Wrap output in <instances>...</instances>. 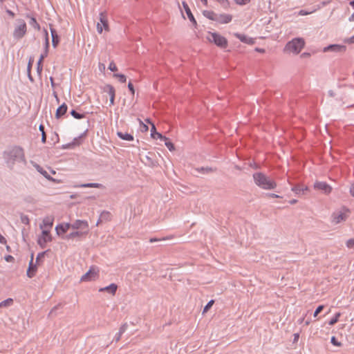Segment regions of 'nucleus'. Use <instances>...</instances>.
Masks as SVG:
<instances>
[{"label": "nucleus", "mask_w": 354, "mask_h": 354, "mask_svg": "<svg viewBox=\"0 0 354 354\" xmlns=\"http://www.w3.org/2000/svg\"><path fill=\"white\" fill-rule=\"evenodd\" d=\"M3 157L7 167L12 169L16 163L26 164L24 150L19 146H12L3 153Z\"/></svg>", "instance_id": "nucleus-1"}, {"label": "nucleus", "mask_w": 354, "mask_h": 354, "mask_svg": "<svg viewBox=\"0 0 354 354\" xmlns=\"http://www.w3.org/2000/svg\"><path fill=\"white\" fill-rule=\"evenodd\" d=\"M255 184L263 189H273L277 187V183L261 172H257L253 174Z\"/></svg>", "instance_id": "nucleus-2"}, {"label": "nucleus", "mask_w": 354, "mask_h": 354, "mask_svg": "<svg viewBox=\"0 0 354 354\" xmlns=\"http://www.w3.org/2000/svg\"><path fill=\"white\" fill-rule=\"evenodd\" d=\"M304 40L302 38H295L289 41L285 47V51L298 54L304 47Z\"/></svg>", "instance_id": "nucleus-3"}, {"label": "nucleus", "mask_w": 354, "mask_h": 354, "mask_svg": "<svg viewBox=\"0 0 354 354\" xmlns=\"http://www.w3.org/2000/svg\"><path fill=\"white\" fill-rule=\"evenodd\" d=\"M207 39L210 42L214 43L220 48H226L227 46V40L217 32H209Z\"/></svg>", "instance_id": "nucleus-4"}, {"label": "nucleus", "mask_w": 354, "mask_h": 354, "mask_svg": "<svg viewBox=\"0 0 354 354\" xmlns=\"http://www.w3.org/2000/svg\"><path fill=\"white\" fill-rule=\"evenodd\" d=\"M27 26L23 19H18L13 31V37L16 39H21L26 33Z\"/></svg>", "instance_id": "nucleus-5"}, {"label": "nucleus", "mask_w": 354, "mask_h": 354, "mask_svg": "<svg viewBox=\"0 0 354 354\" xmlns=\"http://www.w3.org/2000/svg\"><path fill=\"white\" fill-rule=\"evenodd\" d=\"M100 21L97 24V31L98 33L101 34L104 29L106 31L109 30L108 19L106 17V14L105 12H100Z\"/></svg>", "instance_id": "nucleus-6"}, {"label": "nucleus", "mask_w": 354, "mask_h": 354, "mask_svg": "<svg viewBox=\"0 0 354 354\" xmlns=\"http://www.w3.org/2000/svg\"><path fill=\"white\" fill-rule=\"evenodd\" d=\"M99 270L95 267H91L82 277V281H89L95 280L98 277Z\"/></svg>", "instance_id": "nucleus-7"}, {"label": "nucleus", "mask_w": 354, "mask_h": 354, "mask_svg": "<svg viewBox=\"0 0 354 354\" xmlns=\"http://www.w3.org/2000/svg\"><path fill=\"white\" fill-rule=\"evenodd\" d=\"M348 210H339L333 214V223L335 224L340 223L342 221H346L348 218Z\"/></svg>", "instance_id": "nucleus-8"}, {"label": "nucleus", "mask_w": 354, "mask_h": 354, "mask_svg": "<svg viewBox=\"0 0 354 354\" xmlns=\"http://www.w3.org/2000/svg\"><path fill=\"white\" fill-rule=\"evenodd\" d=\"M71 228L74 230H80L86 233L88 232V222L83 220H76L73 224H71Z\"/></svg>", "instance_id": "nucleus-9"}, {"label": "nucleus", "mask_w": 354, "mask_h": 354, "mask_svg": "<svg viewBox=\"0 0 354 354\" xmlns=\"http://www.w3.org/2000/svg\"><path fill=\"white\" fill-rule=\"evenodd\" d=\"M52 241V237L50 234L48 229H44L42 230V236L38 239V244L41 247L44 248L47 242Z\"/></svg>", "instance_id": "nucleus-10"}, {"label": "nucleus", "mask_w": 354, "mask_h": 354, "mask_svg": "<svg viewBox=\"0 0 354 354\" xmlns=\"http://www.w3.org/2000/svg\"><path fill=\"white\" fill-rule=\"evenodd\" d=\"M314 187L316 189L322 190L325 194H328L331 192V187L325 182H315Z\"/></svg>", "instance_id": "nucleus-11"}, {"label": "nucleus", "mask_w": 354, "mask_h": 354, "mask_svg": "<svg viewBox=\"0 0 354 354\" xmlns=\"http://www.w3.org/2000/svg\"><path fill=\"white\" fill-rule=\"evenodd\" d=\"M53 222L54 217L53 216H46L43 219L42 223L40 225V228L42 229V230L44 229H48L50 231L51 227H53Z\"/></svg>", "instance_id": "nucleus-12"}, {"label": "nucleus", "mask_w": 354, "mask_h": 354, "mask_svg": "<svg viewBox=\"0 0 354 354\" xmlns=\"http://www.w3.org/2000/svg\"><path fill=\"white\" fill-rule=\"evenodd\" d=\"M346 50V46L338 44L330 45L324 48V52L333 51V52H344Z\"/></svg>", "instance_id": "nucleus-13"}, {"label": "nucleus", "mask_w": 354, "mask_h": 354, "mask_svg": "<svg viewBox=\"0 0 354 354\" xmlns=\"http://www.w3.org/2000/svg\"><path fill=\"white\" fill-rule=\"evenodd\" d=\"M104 91L108 93L110 96V105H113L115 100V88L113 86L107 84L104 86Z\"/></svg>", "instance_id": "nucleus-14"}, {"label": "nucleus", "mask_w": 354, "mask_h": 354, "mask_svg": "<svg viewBox=\"0 0 354 354\" xmlns=\"http://www.w3.org/2000/svg\"><path fill=\"white\" fill-rule=\"evenodd\" d=\"M33 166L37 169V171L39 172L42 176H44L46 179L52 182H57V180L55 178L50 176L48 172L42 167H41L37 163H35Z\"/></svg>", "instance_id": "nucleus-15"}, {"label": "nucleus", "mask_w": 354, "mask_h": 354, "mask_svg": "<svg viewBox=\"0 0 354 354\" xmlns=\"http://www.w3.org/2000/svg\"><path fill=\"white\" fill-rule=\"evenodd\" d=\"M183 6L185 11L189 19L190 20V21L192 22V24L194 26H196L197 22H196L193 14L192 13L191 10H190L189 6L187 5V3L185 1H183Z\"/></svg>", "instance_id": "nucleus-16"}, {"label": "nucleus", "mask_w": 354, "mask_h": 354, "mask_svg": "<svg viewBox=\"0 0 354 354\" xmlns=\"http://www.w3.org/2000/svg\"><path fill=\"white\" fill-rule=\"evenodd\" d=\"M216 19L215 21H218L221 24H227L232 21V16L228 14L217 15Z\"/></svg>", "instance_id": "nucleus-17"}, {"label": "nucleus", "mask_w": 354, "mask_h": 354, "mask_svg": "<svg viewBox=\"0 0 354 354\" xmlns=\"http://www.w3.org/2000/svg\"><path fill=\"white\" fill-rule=\"evenodd\" d=\"M33 255L32 254V257H31V260L30 261V263H29V267H28V269L27 270V276L29 277V278H32L35 276V272L37 271V266L36 265H33Z\"/></svg>", "instance_id": "nucleus-18"}, {"label": "nucleus", "mask_w": 354, "mask_h": 354, "mask_svg": "<svg viewBox=\"0 0 354 354\" xmlns=\"http://www.w3.org/2000/svg\"><path fill=\"white\" fill-rule=\"evenodd\" d=\"M71 227V225L69 223H62L60 225H58L55 227V230L57 232V234L58 235H61L64 233H65L69 228Z\"/></svg>", "instance_id": "nucleus-19"}, {"label": "nucleus", "mask_w": 354, "mask_h": 354, "mask_svg": "<svg viewBox=\"0 0 354 354\" xmlns=\"http://www.w3.org/2000/svg\"><path fill=\"white\" fill-rule=\"evenodd\" d=\"M308 189L307 186L297 185L292 187L291 190L296 194H304L305 192Z\"/></svg>", "instance_id": "nucleus-20"}, {"label": "nucleus", "mask_w": 354, "mask_h": 354, "mask_svg": "<svg viewBox=\"0 0 354 354\" xmlns=\"http://www.w3.org/2000/svg\"><path fill=\"white\" fill-rule=\"evenodd\" d=\"M117 288H118V286L116 284L111 283L106 287L100 288V292L106 291V292H108L111 293V295H114L115 294Z\"/></svg>", "instance_id": "nucleus-21"}, {"label": "nucleus", "mask_w": 354, "mask_h": 354, "mask_svg": "<svg viewBox=\"0 0 354 354\" xmlns=\"http://www.w3.org/2000/svg\"><path fill=\"white\" fill-rule=\"evenodd\" d=\"M234 36L239 39L242 42H244L245 44H253L254 41L253 39L248 37L245 35L239 34V33H234Z\"/></svg>", "instance_id": "nucleus-22"}, {"label": "nucleus", "mask_w": 354, "mask_h": 354, "mask_svg": "<svg viewBox=\"0 0 354 354\" xmlns=\"http://www.w3.org/2000/svg\"><path fill=\"white\" fill-rule=\"evenodd\" d=\"M67 105L65 103L62 104L56 111V118H59L61 116L64 115L67 111Z\"/></svg>", "instance_id": "nucleus-23"}, {"label": "nucleus", "mask_w": 354, "mask_h": 354, "mask_svg": "<svg viewBox=\"0 0 354 354\" xmlns=\"http://www.w3.org/2000/svg\"><path fill=\"white\" fill-rule=\"evenodd\" d=\"M50 32L52 36V44L54 48L57 47L59 42V36L57 35L55 30L50 28Z\"/></svg>", "instance_id": "nucleus-24"}, {"label": "nucleus", "mask_w": 354, "mask_h": 354, "mask_svg": "<svg viewBox=\"0 0 354 354\" xmlns=\"http://www.w3.org/2000/svg\"><path fill=\"white\" fill-rule=\"evenodd\" d=\"M117 135L122 140H127V141H132V140H133V136L129 134V133H123V132H121V131H118L117 132Z\"/></svg>", "instance_id": "nucleus-25"}, {"label": "nucleus", "mask_w": 354, "mask_h": 354, "mask_svg": "<svg viewBox=\"0 0 354 354\" xmlns=\"http://www.w3.org/2000/svg\"><path fill=\"white\" fill-rule=\"evenodd\" d=\"M88 233H86V232H84L83 231H75V232H71V233L68 234L66 236V239H74L75 237H80V236H85Z\"/></svg>", "instance_id": "nucleus-26"}, {"label": "nucleus", "mask_w": 354, "mask_h": 354, "mask_svg": "<svg viewBox=\"0 0 354 354\" xmlns=\"http://www.w3.org/2000/svg\"><path fill=\"white\" fill-rule=\"evenodd\" d=\"M203 15L207 17V19H210V20H212V21H216L217 19H216V15L217 14H216L215 12H214L213 11H210V10H204L203 12Z\"/></svg>", "instance_id": "nucleus-27"}, {"label": "nucleus", "mask_w": 354, "mask_h": 354, "mask_svg": "<svg viewBox=\"0 0 354 354\" xmlns=\"http://www.w3.org/2000/svg\"><path fill=\"white\" fill-rule=\"evenodd\" d=\"M77 187H91V188H100L102 187V185L100 183H85V184H81L80 185H77Z\"/></svg>", "instance_id": "nucleus-28"}, {"label": "nucleus", "mask_w": 354, "mask_h": 354, "mask_svg": "<svg viewBox=\"0 0 354 354\" xmlns=\"http://www.w3.org/2000/svg\"><path fill=\"white\" fill-rule=\"evenodd\" d=\"M146 162L145 164L147 165L149 167H155L157 165V162L150 156H146Z\"/></svg>", "instance_id": "nucleus-29"}, {"label": "nucleus", "mask_w": 354, "mask_h": 354, "mask_svg": "<svg viewBox=\"0 0 354 354\" xmlns=\"http://www.w3.org/2000/svg\"><path fill=\"white\" fill-rule=\"evenodd\" d=\"M13 300L11 298H8L1 302H0V308L8 307L12 304Z\"/></svg>", "instance_id": "nucleus-30"}, {"label": "nucleus", "mask_w": 354, "mask_h": 354, "mask_svg": "<svg viewBox=\"0 0 354 354\" xmlns=\"http://www.w3.org/2000/svg\"><path fill=\"white\" fill-rule=\"evenodd\" d=\"M39 129L41 132V142L43 143H45L46 142V133L44 131V127L42 124H40L39 127Z\"/></svg>", "instance_id": "nucleus-31"}, {"label": "nucleus", "mask_w": 354, "mask_h": 354, "mask_svg": "<svg viewBox=\"0 0 354 354\" xmlns=\"http://www.w3.org/2000/svg\"><path fill=\"white\" fill-rule=\"evenodd\" d=\"M71 115L76 118V119H82V118H84V114H81V113H77L76 111L75 110H72L71 111Z\"/></svg>", "instance_id": "nucleus-32"}, {"label": "nucleus", "mask_w": 354, "mask_h": 354, "mask_svg": "<svg viewBox=\"0 0 354 354\" xmlns=\"http://www.w3.org/2000/svg\"><path fill=\"white\" fill-rule=\"evenodd\" d=\"M30 24L38 30L40 29L39 24L37 22L35 18L34 17L30 18Z\"/></svg>", "instance_id": "nucleus-33"}, {"label": "nucleus", "mask_w": 354, "mask_h": 354, "mask_svg": "<svg viewBox=\"0 0 354 354\" xmlns=\"http://www.w3.org/2000/svg\"><path fill=\"white\" fill-rule=\"evenodd\" d=\"M340 316H341L340 313H336L335 315V317L333 318L332 319H330V321L329 322V325L332 326V325H334L335 324H336L338 322V319Z\"/></svg>", "instance_id": "nucleus-34"}, {"label": "nucleus", "mask_w": 354, "mask_h": 354, "mask_svg": "<svg viewBox=\"0 0 354 354\" xmlns=\"http://www.w3.org/2000/svg\"><path fill=\"white\" fill-rule=\"evenodd\" d=\"M165 144L166 147L169 149V151H172L175 150L174 144L171 141H169L168 138H167V140H165Z\"/></svg>", "instance_id": "nucleus-35"}, {"label": "nucleus", "mask_w": 354, "mask_h": 354, "mask_svg": "<svg viewBox=\"0 0 354 354\" xmlns=\"http://www.w3.org/2000/svg\"><path fill=\"white\" fill-rule=\"evenodd\" d=\"M113 76L115 77L119 78L120 82H121L122 83H124L127 81V78H126V76L124 75H122V74H114Z\"/></svg>", "instance_id": "nucleus-36"}, {"label": "nucleus", "mask_w": 354, "mask_h": 354, "mask_svg": "<svg viewBox=\"0 0 354 354\" xmlns=\"http://www.w3.org/2000/svg\"><path fill=\"white\" fill-rule=\"evenodd\" d=\"M214 300H210L207 304L205 306V308H203V313H205L206 312H207V310L212 306V305L214 304Z\"/></svg>", "instance_id": "nucleus-37"}, {"label": "nucleus", "mask_w": 354, "mask_h": 354, "mask_svg": "<svg viewBox=\"0 0 354 354\" xmlns=\"http://www.w3.org/2000/svg\"><path fill=\"white\" fill-rule=\"evenodd\" d=\"M346 245L347 248H348L350 249H354V238L348 239L346 241Z\"/></svg>", "instance_id": "nucleus-38"}, {"label": "nucleus", "mask_w": 354, "mask_h": 354, "mask_svg": "<svg viewBox=\"0 0 354 354\" xmlns=\"http://www.w3.org/2000/svg\"><path fill=\"white\" fill-rule=\"evenodd\" d=\"M127 326H127V324H126V323H125V324H123L120 326V329H119V332H118V334H120V335H122V334L126 331V330H127Z\"/></svg>", "instance_id": "nucleus-39"}, {"label": "nucleus", "mask_w": 354, "mask_h": 354, "mask_svg": "<svg viewBox=\"0 0 354 354\" xmlns=\"http://www.w3.org/2000/svg\"><path fill=\"white\" fill-rule=\"evenodd\" d=\"M127 326H127V324H126V323H125V324H123L120 326V329H119V332H118V334H120V335H122V334L126 331V330H127Z\"/></svg>", "instance_id": "nucleus-40"}, {"label": "nucleus", "mask_w": 354, "mask_h": 354, "mask_svg": "<svg viewBox=\"0 0 354 354\" xmlns=\"http://www.w3.org/2000/svg\"><path fill=\"white\" fill-rule=\"evenodd\" d=\"M223 8H227L229 6L227 0H216Z\"/></svg>", "instance_id": "nucleus-41"}, {"label": "nucleus", "mask_w": 354, "mask_h": 354, "mask_svg": "<svg viewBox=\"0 0 354 354\" xmlns=\"http://www.w3.org/2000/svg\"><path fill=\"white\" fill-rule=\"evenodd\" d=\"M156 133H158L156 131V127H155L154 124L151 123V136L153 139H156V137H155Z\"/></svg>", "instance_id": "nucleus-42"}, {"label": "nucleus", "mask_w": 354, "mask_h": 354, "mask_svg": "<svg viewBox=\"0 0 354 354\" xmlns=\"http://www.w3.org/2000/svg\"><path fill=\"white\" fill-rule=\"evenodd\" d=\"M324 309V306L321 305V306H319L317 309L315 310L314 314H313V316L314 317H316L317 316V315Z\"/></svg>", "instance_id": "nucleus-43"}, {"label": "nucleus", "mask_w": 354, "mask_h": 354, "mask_svg": "<svg viewBox=\"0 0 354 354\" xmlns=\"http://www.w3.org/2000/svg\"><path fill=\"white\" fill-rule=\"evenodd\" d=\"M109 69L111 71H116L118 70L117 66H115L113 62H111L109 66Z\"/></svg>", "instance_id": "nucleus-44"}, {"label": "nucleus", "mask_w": 354, "mask_h": 354, "mask_svg": "<svg viewBox=\"0 0 354 354\" xmlns=\"http://www.w3.org/2000/svg\"><path fill=\"white\" fill-rule=\"evenodd\" d=\"M331 343L334 346H340L342 345V344L339 342H338L335 337H331Z\"/></svg>", "instance_id": "nucleus-45"}, {"label": "nucleus", "mask_w": 354, "mask_h": 354, "mask_svg": "<svg viewBox=\"0 0 354 354\" xmlns=\"http://www.w3.org/2000/svg\"><path fill=\"white\" fill-rule=\"evenodd\" d=\"M45 31V36H46V41H45V50H47L48 49V47H49V41H48V32H47V30H44Z\"/></svg>", "instance_id": "nucleus-46"}, {"label": "nucleus", "mask_w": 354, "mask_h": 354, "mask_svg": "<svg viewBox=\"0 0 354 354\" xmlns=\"http://www.w3.org/2000/svg\"><path fill=\"white\" fill-rule=\"evenodd\" d=\"M202 171H205L206 173H210L214 171L216 169L212 167H202L201 169Z\"/></svg>", "instance_id": "nucleus-47"}, {"label": "nucleus", "mask_w": 354, "mask_h": 354, "mask_svg": "<svg viewBox=\"0 0 354 354\" xmlns=\"http://www.w3.org/2000/svg\"><path fill=\"white\" fill-rule=\"evenodd\" d=\"M237 4L245 5L250 1V0H234Z\"/></svg>", "instance_id": "nucleus-48"}, {"label": "nucleus", "mask_w": 354, "mask_h": 354, "mask_svg": "<svg viewBox=\"0 0 354 354\" xmlns=\"http://www.w3.org/2000/svg\"><path fill=\"white\" fill-rule=\"evenodd\" d=\"M155 137H156V139L160 138L163 140H167V138H166L165 136H163L161 133H160L158 132L156 133Z\"/></svg>", "instance_id": "nucleus-49"}, {"label": "nucleus", "mask_w": 354, "mask_h": 354, "mask_svg": "<svg viewBox=\"0 0 354 354\" xmlns=\"http://www.w3.org/2000/svg\"><path fill=\"white\" fill-rule=\"evenodd\" d=\"M139 122L140 123V125L142 127V131H147L149 128H148V126H147L146 124H145L140 120H139Z\"/></svg>", "instance_id": "nucleus-50"}, {"label": "nucleus", "mask_w": 354, "mask_h": 354, "mask_svg": "<svg viewBox=\"0 0 354 354\" xmlns=\"http://www.w3.org/2000/svg\"><path fill=\"white\" fill-rule=\"evenodd\" d=\"M4 259L7 262H13L15 260L14 257L11 255H7Z\"/></svg>", "instance_id": "nucleus-51"}, {"label": "nucleus", "mask_w": 354, "mask_h": 354, "mask_svg": "<svg viewBox=\"0 0 354 354\" xmlns=\"http://www.w3.org/2000/svg\"><path fill=\"white\" fill-rule=\"evenodd\" d=\"M21 222L25 224L29 223V218L27 216H21Z\"/></svg>", "instance_id": "nucleus-52"}, {"label": "nucleus", "mask_w": 354, "mask_h": 354, "mask_svg": "<svg viewBox=\"0 0 354 354\" xmlns=\"http://www.w3.org/2000/svg\"><path fill=\"white\" fill-rule=\"evenodd\" d=\"M42 68H43V66H42V62H41L38 61V62H37V72H38L39 73H41V72L42 71Z\"/></svg>", "instance_id": "nucleus-53"}, {"label": "nucleus", "mask_w": 354, "mask_h": 354, "mask_svg": "<svg viewBox=\"0 0 354 354\" xmlns=\"http://www.w3.org/2000/svg\"><path fill=\"white\" fill-rule=\"evenodd\" d=\"M45 253H46V252H43L39 253V254L37 255V258H36V263H38V262H39V261L41 258H43V257H44Z\"/></svg>", "instance_id": "nucleus-54"}, {"label": "nucleus", "mask_w": 354, "mask_h": 354, "mask_svg": "<svg viewBox=\"0 0 354 354\" xmlns=\"http://www.w3.org/2000/svg\"><path fill=\"white\" fill-rule=\"evenodd\" d=\"M47 55H48V51H47V50H45L44 53L41 55V56H40V57H39L38 61L42 62L44 59V57H46L47 56Z\"/></svg>", "instance_id": "nucleus-55"}, {"label": "nucleus", "mask_w": 354, "mask_h": 354, "mask_svg": "<svg viewBox=\"0 0 354 354\" xmlns=\"http://www.w3.org/2000/svg\"><path fill=\"white\" fill-rule=\"evenodd\" d=\"M128 88H129V91H131V93L133 95L135 93V90H134L133 85L132 84V83L129 82L128 84Z\"/></svg>", "instance_id": "nucleus-56"}, {"label": "nucleus", "mask_w": 354, "mask_h": 354, "mask_svg": "<svg viewBox=\"0 0 354 354\" xmlns=\"http://www.w3.org/2000/svg\"><path fill=\"white\" fill-rule=\"evenodd\" d=\"M0 243H2V244H6V238L3 237L1 234H0Z\"/></svg>", "instance_id": "nucleus-57"}, {"label": "nucleus", "mask_w": 354, "mask_h": 354, "mask_svg": "<svg viewBox=\"0 0 354 354\" xmlns=\"http://www.w3.org/2000/svg\"><path fill=\"white\" fill-rule=\"evenodd\" d=\"M121 337H122V335H120V334L117 333V334L115 335V338H114V339H115V341L116 342H119V341L120 340V339H121Z\"/></svg>", "instance_id": "nucleus-58"}, {"label": "nucleus", "mask_w": 354, "mask_h": 354, "mask_svg": "<svg viewBox=\"0 0 354 354\" xmlns=\"http://www.w3.org/2000/svg\"><path fill=\"white\" fill-rule=\"evenodd\" d=\"M299 333H295L294 334V339H293V342H297L299 339Z\"/></svg>", "instance_id": "nucleus-59"}, {"label": "nucleus", "mask_w": 354, "mask_h": 354, "mask_svg": "<svg viewBox=\"0 0 354 354\" xmlns=\"http://www.w3.org/2000/svg\"><path fill=\"white\" fill-rule=\"evenodd\" d=\"M268 196L270 197H272V198H281L280 196L277 195V194H267Z\"/></svg>", "instance_id": "nucleus-60"}, {"label": "nucleus", "mask_w": 354, "mask_h": 354, "mask_svg": "<svg viewBox=\"0 0 354 354\" xmlns=\"http://www.w3.org/2000/svg\"><path fill=\"white\" fill-rule=\"evenodd\" d=\"M109 213L108 212H103L102 214H101V216L100 217L101 218H104V217H106V216H109Z\"/></svg>", "instance_id": "nucleus-61"}, {"label": "nucleus", "mask_w": 354, "mask_h": 354, "mask_svg": "<svg viewBox=\"0 0 354 354\" xmlns=\"http://www.w3.org/2000/svg\"><path fill=\"white\" fill-rule=\"evenodd\" d=\"M350 192L351 195L354 197V183L352 184L351 188H350Z\"/></svg>", "instance_id": "nucleus-62"}, {"label": "nucleus", "mask_w": 354, "mask_h": 354, "mask_svg": "<svg viewBox=\"0 0 354 354\" xmlns=\"http://www.w3.org/2000/svg\"><path fill=\"white\" fill-rule=\"evenodd\" d=\"M328 95L330 97H332L335 96V93H334V91L333 90L328 91Z\"/></svg>", "instance_id": "nucleus-63"}, {"label": "nucleus", "mask_w": 354, "mask_h": 354, "mask_svg": "<svg viewBox=\"0 0 354 354\" xmlns=\"http://www.w3.org/2000/svg\"><path fill=\"white\" fill-rule=\"evenodd\" d=\"M348 43H354V35L346 40Z\"/></svg>", "instance_id": "nucleus-64"}]
</instances>
